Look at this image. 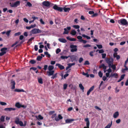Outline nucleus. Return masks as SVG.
I'll use <instances>...</instances> for the list:
<instances>
[{
    "instance_id": "f03ea898",
    "label": "nucleus",
    "mask_w": 128,
    "mask_h": 128,
    "mask_svg": "<svg viewBox=\"0 0 128 128\" xmlns=\"http://www.w3.org/2000/svg\"><path fill=\"white\" fill-rule=\"evenodd\" d=\"M20 119L18 117H16V119L15 121V123L18 124H19L21 126H25L26 125V124L25 122L24 124H23V122L22 121H19Z\"/></svg>"
},
{
    "instance_id": "bf43d9fd",
    "label": "nucleus",
    "mask_w": 128,
    "mask_h": 128,
    "mask_svg": "<svg viewBox=\"0 0 128 128\" xmlns=\"http://www.w3.org/2000/svg\"><path fill=\"white\" fill-rule=\"evenodd\" d=\"M38 46L37 45H35L34 46V50L36 51H37L38 50Z\"/></svg>"
},
{
    "instance_id": "774afa93",
    "label": "nucleus",
    "mask_w": 128,
    "mask_h": 128,
    "mask_svg": "<svg viewBox=\"0 0 128 128\" xmlns=\"http://www.w3.org/2000/svg\"><path fill=\"white\" fill-rule=\"evenodd\" d=\"M38 118L40 120H42L43 119V117L40 115H39L38 116Z\"/></svg>"
},
{
    "instance_id": "6e6552de",
    "label": "nucleus",
    "mask_w": 128,
    "mask_h": 128,
    "mask_svg": "<svg viewBox=\"0 0 128 128\" xmlns=\"http://www.w3.org/2000/svg\"><path fill=\"white\" fill-rule=\"evenodd\" d=\"M77 46L76 45H71L70 46V48L72 49L70 50L71 52H76L77 50V49L76 48Z\"/></svg>"
},
{
    "instance_id": "7ed1b4c3",
    "label": "nucleus",
    "mask_w": 128,
    "mask_h": 128,
    "mask_svg": "<svg viewBox=\"0 0 128 128\" xmlns=\"http://www.w3.org/2000/svg\"><path fill=\"white\" fill-rule=\"evenodd\" d=\"M106 62L108 64V66L113 63L114 60L112 58H106L105 59Z\"/></svg>"
},
{
    "instance_id": "f704fd0d",
    "label": "nucleus",
    "mask_w": 128,
    "mask_h": 128,
    "mask_svg": "<svg viewBox=\"0 0 128 128\" xmlns=\"http://www.w3.org/2000/svg\"><path fill=\"white\" fill-rule=\"evenodd\" d=\"M5 116H1L0 118V120L2 122H4V121Z\"/></svg>"
},
{
    "instance_id": "ea45409f",
    "label": "nucleus",
    "mask_w": 128,
    "mask_h": 128,
    "mask_svg": "<svg viewBox=\"0 0 128 128\" xmlns=\"http://www.w3.org/2000/svg\"><path fill=\"white\" fill-rule=\"evenodd\" d=\"M73 27L75 29H78L80 28V26L78 25H74L73 26Z\"/></svg>"
},
{
    "instance_id": "a878e982",
    "label": "nucleus",
    "mask_w": 128,
    "mask_h": 128,
    "mask_svg": "<svg viewBox=\"0 0 128 128\" xmlns=\"http://www.w3.org/2000/svg\"><path fill=\"white\" fill-rule=\"evenodd\" d=\"M21 104L18 102H17L15 104V106L18 108H21Z\"/></svg>"
},
{
    "instance_id": "3c124183",
    "label": "nucleus",
    "mask_w": 128,
    "mask_h": 128,
    "mask_svg": "<svg viewBox=\"0 0 128 128\" xmlns=\"http://www.w3.org/2000/svg\"><path fill=\"white\" fill-rule=\"evenodd\" d=\"M21 32H18L15 33L14 34V36H18L20 35L21 34Z\"/></svg>"
},
{
    "instance_id": "ddd939ff",
    "label": "nucleus",
    "mask_w": 128,
    "mask_h": 128,
    "mask_svg": "<svg viewBox=\"0 0 128 128\" xmlns=\"http://www.w3.org/2000/svg\"><path fill=\"white\" fill-rule=\"evenodd\" d=\"M11 86H12L11 89H14L15 88V84H16V83L13 80H11Z\"/></svg>"
},
{
    "instance_id": "09e8293b",
    "label": "nucleus",
    "mask_w": 128,
    "mask_h": 128,
    "mask_svg": "<svg viewBox=\"0 0 128 128\" xmlns=\"http://www.w3.org/2000/svg\"><path fill=\"white\" fill-rule=\"evenodd\" d=\"M82 37L80 36H78L77 37V38L79 40V41L80 42V41L82 39Z\"/></svg>"
},
{
    "instance_id": "680f3d73",
    "label": "nucleus",
    "mask_w": 128,
    "mask_h": 128,
    "mask_svg": "<svg viewBox=\"0 0 128 128\" xmlns=\"http://www.w3.org/2000/svg\"><path fill=\"white\" fill-rule=\"evenodd\" d=\"M115 92L116 93H118L119 91V90L118 89V87H117L115 88Z\"/></svg>"
},
{
    "instance_id": "5701e85b",
    "label": "nucleus",
    "mask_w": 128,
    "mask_h": 128,
    "mask_svg": "<svg viewBox=\"0 0 128 128\" xmlns=\"http://www.w3.org/2000/svg\"><path fill=\"white\" fill-rule=\"evenodd\" d=\"M76 32L74 30H73L71 31L70 34L74 36L76 34Z\"/></svg>"
},
{
    "instance_id": "de8ad7c7",
    "label": "nucleus",
    "mask_w": 128,
    "mask_h": 128,
    "mask_svg": "<svg viewBox=\"0 0 128 128\" xmlns=\"http://www.w3.org/2000/svg\"><path fill=\"white\" fill-rule=\"evenodd\" d=\"M98 15V14L97 13H96L95 14H94L92 16V17H96Z\"/></svg>"
},
{
    "instance_id": "338daca9",
    "label": "nucleus",
    "mask_w": 128,
    "mask_h": 128,
    "mask_svg": "<svg viewBox=\"0 0 128 128\" xmlns=\"http://www.w3.org/2000/svg\"><path fill=\"white\" fill-rule=\"evenodd\" d=\"M40 21L41 23L42 24H45L44 22L43 21L42 19H40Z\"/></svg>"
},
{
    "instance_id": "c85d7f7f",
    "label": "nucleus",
    "mask_w": 128,
    "mask_h": 128,
    "mask_svg": "<svg viewBox=\"0 0 128 128\" xmlns=\"http://www.w3.org/2000/svg\"><path fill=\"white\" fill-rule=\"evenodd\" d=\"M71 86H72V87H71V88L72 89H73L74 90L76 88V86H74L72 85V84H70L69 85V87H70Z\"/></svg>"
},
{
    "instance_id": "79ce46f5",
    "label": "nucleus",
    "mask_w": 128,
    "mask_h": 128,
    "mask_svg": "<svg viewBox=\"0 0 128 128\" xmlns=\"http://www.w3.org/2000/svg\"><path fill=\"white\" fill-rule=\"evenodd\" d=\"M98 75L100 78H102L103 75V74L101 71H100L98 73Z\"/></svg>"
},
{
    "instance_id": "9d476101",
    "label": "nucleus",
    "mask_w": 128,
    "mask_h": 128,
    "mask_svg": "<svg viewBox=\"0 0 128 128\" xmlns=\"http://www.w3.org/2000/svg\"><path fill=\"white\" fill-rule=\"evenodd\" d=\"M70 29L71 27L70 26L67 27L66 28H64V32L63 33V34H68L69 33L68 30H70Z\"/></svg>"
},
{
    "instance_id": "6e6d98bb",
    "label": "nucleus",
    "mask_w": 128,
    "mask_h": 128,
    "mask_svg": "<svg viewBox=\"0 0 128 128\" xmlns=\"http://www.w3.org/2000/svg\"><path fill=\"white\" fill-rule=\"evenodd\" d=\"M102 58H105L106 54H102Z\"/></svg>"
},
{
    "instance_id": "f257e3e1",
    "label": "nucleus",
    "mask_w": 128,
    "mask_h": 128,
    "mask_svg": "<svg viewBox=\"0 0 128 128\" xmlns=\"http://www.w3.org/2000/svg\"><path fill=\"white\" fill-rule=\"evenodd\" d=\"M53 8L54 10L61 12L63 11V10L65 12H68L70 10V9L69 8H66L64 7L63 8L58 6L56 4H55L53 7Z\"/></svg>"
},
{
    "instance_id": "58836bf2",
    "label": "nucleus",
    "mask_w": 128,
    "mask_h": 128,
    "mask_svg": "<svg viewBox=\"0 0 128 128\" xmlns=\"http://www.w3.org/2000/svg\"><path fill=\"white\" fill-rule=\"evenodd\" d=\"M91 46L90 44H85L83 46V47L84 48H86L91 47Z\"/></svg>"
},
{
    "instance_id": "393cba45",
    "label": "nucleus",
    "mask_w": 128,
    "mask_h": 128,
    "mask_svg": "<svg viewBox=\"0 0 128 128\" xmlns=\"http://www.w3.org/2000/svg\"><path fill=\"white\" fill-rule=\"evenodd\" d=\"M54 68V66H53L50 65L48 67V69L49 71L52 70Z\"/></svg>"
},
{
    "instance_id": "4be33fe9",
    "label": "nucleus",
    "mask_w": 128,
    "mask_h": 128,
    "mask_svg": "<svg viewBox=\"0 0 128 128\" xmlns=\"http://www.w3.org/2000/svg\"><path fill=\"white\" fill-rule=\"evenodd\" d=\"M14 91L17 92H24V91L23 89H19L16 88L14 90Z\"/></svg>"
},
{
    "instance_id": "2eb2a0df",
    "label": "nucleus",
    "mask_w": 128,
    "mask_h": 128,
    "mask_svg": "<svg viewBox=\"0 0 128 128\" xmlns=\"http://www.w3.org/2000/svg\"><path fill=\"white\" fill-rule=\"evenodd\" d=\"M56 66H58V68L61 70H62L64 69V67L63 66L59 64H56Z\"/></svg>"
},
{
    "instance_id": "a211bd4d",
    "label": "nucleus",
    "mask_w": 128,
    "mask_h": 128,
    "mask_svg": "<svg viewBox=\"0 0 128 128\" xmlns=\"http://www.w3.org/2000/svg\"><path fill=\"white\" fill-rule=\"evenodd\" d=\"M108 67L109 68H112L113 70H114L116 69V65L115 64H114L113 63H112V64H111L110 66Z\"/></svg>"
},
{
    "instance_id": "a19ab883",
    "label": "nucleus",
    "mask_w": 128,
    "mask_h": 128,
    "mask_svg": "<svg viewBox=\"0 0 128 128\" xmlns=\"http://www.w3.org/2000/svg\"><path fill=\"white\" fill-rule=\"evenodd\" d=\"M0 105L2 106L6 105L7 104L6 103L2 102H0Z\"/></svg>"
},
{
    "instance_id": "49530a36",
    "label": "nucleus",
    "mask_w": 128,
    "mask_h": 128,
    "mask_svg": "<svg viewBox=\"0 0 128 128\" xmlns=\"http://www.w3.org/2000/svg\"><path fill=\"white\" fill-rule=\"evenodd\" d=\"M96 46L99 49L102 48V46L101 44H97Z\"/></svg>"
},
{
    "instance_id": "4c0bfd02",
    "label": "nucleus",
    "mask_w": 128,
    "mask_h": 128,
    "mask_svg": "<svg viewBox=\"0 0 128 128\" xmlns=\"http://www.w3.org/2000/svg\"><path fill=\"white\" fill-rule=\"evenodd\" d=\"M57 74V73H56L54 74L53 75H52V76L51 77V78L54 79L55 78H56Z\"/></svg>"
},
{
    "instance_id": "e2e57ef3",
    "label": "nucleus",
    "mask_w": 128,
    "mask_h": 128,
    "mask_svg": "<svg viewBox=\"0 0 128 128\" xmlns=\"http://www.w3.org/2000/svg\"><path fill=\"white\" fill-rule=\"evenodd\" d=\"M120 122H121V120H120V119H119L117 120L116 121V123L118 124L120 123Z\"/></svg>"
},
{
    "instance_id": "72a5a7b5",
    "label": "nucleus",
    "mask_w": 128,
    "mask_h": 128,
    "mask_svg": "<svg viewBox=\"0 0 128 128\" xmlns=\"http://www.w3.org/2000/svg\"><path fill=\"white\" fill-rule=\"evenodd\" d=\"M32 5L29 2H28L27 3V5H26V6H28L29 7H32Z\"/></svg>"
},
{
    "instance_id": "b1692460",
    "label": "nucleus",
    "mask_w": 128,
    "mask_h": 128,
    "mask_svg": "<svg viewBox=\"0 0 128 128\" xmlns=\"http://www.w3.org/2000/svg\"><path fill=\"white\" fill-rule=\"evenodd\" d=\"M74 120L73 119H67L66 120L65 122L66 123H68L70 122H71L74 121Z\"/></svg>"
},
{
    "instance_id": "e433bc0d",
    "label": "nucleus",
    "mask_w": 128,
    "mask_h": 128,
    "mask_svg": "<svg viewBox=\"0 0 128 128\" xmlns=\"http://www.w3.org/2000/svg\"><path fill=\"white\" fill-rule=\"evenodd\" d=\"M44 53V54H45L48 57L50 58V55L48 54V52H45Z\"/></svg>"
},
{
    "instance_id": "39448f33",
    "label": "nucleus",
    "mask_w": 128,
    "mask_h": 128,
    "mask_svg": "<svg viewBox=\"0 0 128 128\" xmlns=\"http://www.w3.org/2000/svg\"><path fill=\"white\" fill-rule=\"evenodd\" d=\"M30 32L32 34H35L41 33L42 32V31L39 29L34 28L32 29Z\"/></svg>"
},
{
    "instance_id": "13d9d810",
    "label": "nucleus",
    "mask_w": 128,
    "mask_h": 128,
    "mask_svg": "<svg viewBox=\"0 0 128 128\" xmlns=\"http://www.w3.org/2000/svg\"><path fill=\"white\" fill-rule=\"evenodd\" d=\"M34 37H32L29 40H28V43L31 41H32V40H34Z\"/></svg>"
},
{
    "instance_id": "69168bd1",
    "label": "nucleus",
    "mask_w": 128,
    "mask_h": 128,
    "mask_svg": "<svg viewBox=\"0 0 128 128\" xmlns=\"http://www.w3.org/2000/svg\"><path fill=\"white\" fill-rule=\"evenodd\" d=\"M125 76V74H123L122 75L120 76V78L122 80L124 79Z\"/></svg>"
},
{
    "instance_id": "f8f14e48",
    "label": "nucleus",
    "mask_w": 128,
    "mask_h": 128,
    "mask_svg": "<svg viewBox=\"0 0 128 128\" xmlns=\"http://www.w3.org/2000/svg\"><path fill=\"white\" fill-rule=\"evenodd\" d=\"M94 86H93L90 88L87 92V95L88 96H89L90 92L94 90Z\"/></svg>"
},
{
    "instance_id": "052dcab7",
    "label": "nucleus",
    "mask_w": 128,
    "mask_h": 128,
    "mask_svg": "<svg viewBox=\"0 0 128 128\" xmlns=\"http://www.w3.org/2000/svg\"><path fill=\"white\" fill-rule=\"evenodd\" d=\"M90 64V63L88 60H86L85 61L84 64V65H89Z\"/></svg>"
},
{
    "instance_id": "7c9ffc66",
    "label": "nucleus",
    "mask_w": 128,
    "mask_h": 128,
    "mask_svg": "<svg viewBox=\"0 0 128 128\" xmlns=\"http://www.w3.org/2000/svg\"><path fill=\"white\" fill-rule=\"evenodd\" d=\"M70 57V56H60V58H62V59H64L65 58L67 59L68 58Z\"/></svg>"
},
{
    "instance_id": "c03bdc74",
    "label": "nucleus",
    "mask_w": 128,
    "mask_h": 128,
    "mask_svg": "<svg viewBox=\"0 0 128 128\" xmlns=\"http://www.w3.org/2000/svg\"><path fill=\"white\" fill-rule=\"evenodd\" d=\"M68 66H67L66 67V70H68V69L69 68H70L71 67V66L70 65V63L68 64Z\"/></svg>"
},
{
    "instance_id": "1a4fd4ad",
    "label": "nucleus",
    "mask_w": 128,
    "mask_h": 128,
    "mask_svg": "<svg viewBox=\"0 0 128 128\" xmlns=\"http://www.w3.org/2000/svg\"><path fill=\"white\" fill-rule=\"evenodd\" d=\"M42 4L45 6L48 7L51 5V4H52V3L48 1H45L42 2Z\"/></svg>"
},
{
    "instance_id": "4468645a",
    "label": "nucleus",
    "mask_w": 128,
    "mask_h": 128,
    "mask_svg": "<svg viewBox=\"0 0 128 128\" xmlns=\"http://www.w3.org/2000/svg\"><path fill=\"white\" fill-rule=\"evenodd\" d=\"M54 72V70L48 71L47 72V73L48 76H50L53 75Z\"/></svg>"
},
{
    "instance_id": "0eeeda50",
    "label": "nucleus",
    "mask_w": 128,
    "mask_h": 128,
    "mask_svg": "<svg viewBox=\"0 0 128 128\" xmlns=\"http://www.w3.org/2000/svg\"><path fill=\"white\" fill-rule=\"evenodd\" d=\"M7 50L6 48H1L0 50L1 52L0 53V56H2L5 54L6 52V50Z\"/></svg>"
},
{
    "instance_id": "aec40b11",
    "label": "nucleus",
    "mask_w": 128,
    "mask_h": 128,
    "mask_svg": "<svg viewBox=\"0 0 128 128\" xmlns=\"http://www.w3.org/2000/svg\"><path fill=\"white\" fill-rule=\"evenodd\" d=\"M103 68L104 70H106V67L104 65V64H102L99 66V68Z\"/></svg>"
},
{
    "instance_id": "2f4dec72",
    "label": "nucleus",
    "mask_w": 128,
    "mask_h": 128,
    "mask_svg": "<svg viewBox=\"0 0 128 128\" xmlns=\"http://www.w3.org/2000/svg\"><path fill=\"white\" fill-rule=\"evenodd\" d=\"M112 121H111L110 123H109L106 126V128H110L112 125Z\"/></svg>"
},
{
    "instance_id": "f3484780",
    "label": "nucleus",
    "mask_w": 128,
    "mask_h": 128,
    "mask_svg": "<svg viewBox=\"0 0 128 128\" xmlns=\"http://www.w3.org/2000/svg\"><path fill=\"white\" fill-rule=\"evenodd\" d=\"M58 40L60 42L64 43H65L67 42L66 40L64 38H59Z\"/></svg>"
},
{
    "instance_id": "473e14b6",
    "label": "nucleus",
    "mask_w": 128,
    "mask_h": 128,
    "mask_svg": "<svg viewBox=\"0 0 128 128\" xmlns=\"http://www.w3.org/2000/svg\"><path fill=\"white\" fill-rule=\"evenodd\" d=\"M42 58V57L40 56H38L36 58V60L38 61H40Z\"/></svg>"
},
{
    "instance_id": "603ef678",
    "label": "nucleus",
    "mask_w": 128,
    "mask_h": 128,
    "mask_svg": "<svg viewBox=\"0 0 128 128\" xmlns=\"http://www.w3.org/2000/svg\"><path fill=\"white\" fill-rule=\"evenodd\" d=\"M94 53V52L93 51H91L89 53V55H90L92 57L93 56H94L93 53Z\"/></svg>"
},
{
    "instance_id": "864d4df0",
    "label": "nucleus",
    "mask_w": 128,
    "mask_h": 128,
    "mask_svg": "<svg viewBox=\"0 0 128 128\" xmlns=\"http://www.w3.org/2000/svg\"><path fill=\"white\" fill-rule=\"evenodd\" d=\"M128 70V68L127 67H126L125 68L122 69V72H124L125 70Z\"/></svg>"
},
{
    "instance_id": "9b49d317",
    "label": "nucleus",
    "mask_w": 128,
    "mask_h": 128,
    "mask_svg": "<svg viewBox=\"0 0 128 128\" xmlns=\"http://www.w3.org/2000/svg\"><path fill=\"white\" fill-rule=\"evenodd\" d=\"M85 121L86 122V127L85 126L84 127V128H89L90 125V121L88 118H86L85 119Z\"/></svg>"
},
{
    "instance_id": "423d86ee",
    "label": "nucleus",
    "mask_w": 128,
    "mask_h": 128,
    "mask_svg": "<svg viewBox=\"0 0 128 128\" xmlns=\"http://www.w3.org/2000/svg\"><path fill=\"white\" fill-rule=\"evenodd\" d=\"M20 1H18L16 2L13 4H11V3L10 2V6L12 7L16 8L20 5Z\"/></svg>"
},
{
    "instance_id": "0e129e2a",
    "label": "nucleus",
    "mask_w": 128,
    "mask_h": 128,
    "mask_svg": "<svg viewBox=\"0 0 128 128\" xmlns=\"http://www.w3.org/2000/svg\"><path fill=\"white\" fill-rule=\"evenodd\" d=\"M67 86V84H64L63 85L64 89V90L66 89Z\"/></svg>"
},
{
    "instance_id": "20e7f679",
    "label": "nucleus",
    "mask_w": 128,
    "mask_h": 128,
    "mask_svg": "<svg viewBox=\"0 0 128 128\" xmlns=\"http://www.w3.org/2000/svg\"><path fill=\"white\" fill-rule=\"evenodd\" d=\"M118 23L123 25L128 24V23L126 20L124 18H122L118 20Z\"/></svg>"
},
{
    "instance_id": "412c9836",
    "label": "nucleus",
    "mask_w": 128,
    "mask_h": 128,
    "mask_svg": "<svg viewBox=\"0 0 128 128\" xmlns=\"http://www.w3.org/2000/svg\"><path fill=\"white\" fill-rule=\"evenodd\" d=\"M66 38L67 40L72 41H74L76 40V39L75 38H70L69 36L66 37Z\"/></svg>"
},
{
    "instance_id": "c756f323",
    "label": "nucleus",
    "mask_w": 128,
    "mask_h": 128,
    "mask_svg": "<svg viewBox=\"0 0 128 128\" xmlns=\"http://www.w3.org/2000/svg\"><path fill=\"white\" fill-rule=\"evenodd\" d=\"M36 62V61L35 60H32L29 61V63L31 64H33Z\"/></svg>"
},
{
    "instance_id": "dca6fc26",
    "label": "nucleus",
    "mask_w": 128,
    "mask_h": 128,
    "mask_svg": "<svg viewBox=\"0 0 128 128\" xmlns=\"http://www.w3.org/2000/svg\"><path fill=\"white\" fill-rule=\"evenodd\" d=\"M16 108H6L4 109V110L6 111H11L12 110H15Z\"/></svg>"
},
{
    "instance_id": "37998d69",
    "label": "nucleus",
    "mask_w": 128,
    "mask_h": 128,
    "mask_svg": "<svg viewBox=\"0 0 128 128\" xmlns=\"http://www.w3.org/2000/svg\"><path fill=\"white\" fill-rule=\"evenodd\" d=\"M55 112V111H50L48 113V114L50 115H51L53 114Z\"/></svg>"
},
{
    "instance_id": "cd10ccee",
    "label": "nucleus",
    "mask_w": 128,
    "mask_h": 128,
    "mask_svg": "<svg viewBox=\"0 0 128 128\" xmlns=\"http://www.w3.org/2000/svg\"><path fill=\"white\" fill-rule=\"evenodd\" d=\"M79 87L80 89L82 90L83 92H84V88L82 84H79Z\"/></svg>"
},
{
    "instance_id": "4d7b16f0",
    "label": "nucleus",
    "mask_w": 128,
    "mask_h": 128,
    "mask_svg": "<svg viewBox=\"0 0 128 128\" xmlns=\"http://www.w3.org/2000/svg\"><path fill=\"white\" fill-rule=\"evenodd\" d=\"M80 42H83V43L84 44H86L87 42V41L86 40H84L83 39H82L80 41Z\"/></svg>"
},
{
    "instance_id": "5fc2aeb1",
    "label": "nucleus",
    "mask_w": 128,
    "mask_h": 128,
    "mask_svg": "<svg viewBox=\"0 0 128 128\" xmlns=\"http://www.w3.org/2000/svg\"><path fill=\"white\" fill-rule=\"evenodd\" d=\"M48 67V66L47 65H46L44 66V70H46L47 68Z\"/></svg>"
},
{
    "instance_id": "6ab92c4d",
    "label": "nucleus",
    "mask_w": 128,
    "mask_h": 128,
    "mask_svg": "<svg viewBox=\"0 0 128 128\" xmlns=\"http://www.w3.org/2000/svg\"><path fill=\"white\" fill-rule=\"evenodd\" d=\"M119 116V113L118 112H115L113 114V117L114 118H117Z\"/></svg>"
},
{
    "instance_id": "bb28decb",
    "label": "nucleus",
    "mask_w": 128,
    "mask_h": 128,
    "mask_svg": "<svg viewBox=\"0 0 128 128\" xmlns=\"http://www.w3.org/2000/svg\"><path fill=\"white\" fill-rule=\"evenodd\" d=\"M38 82L41 84H42L43 82L42 81V78H38Z\"/></svg>"
},
{
    "instance_id": "c9c22d12",
    "label": "nucleus",
    "mask_w": 128,
    "mask_h": 128,
    "mask_svg": "<svg viewBox=\"0 0 128 128\" xmlns=\"http://www.w3.org/2000/svg\"><path fill=\"white\" fill-rule=\"evenodd\" d=\"M82 74L83 75L86 76L87 77H89V75L88 74V72L85 73L83 72Z\"/></svg>"
},
{
    "instance_id": "8fccbe9b",
    "label": "nucleus",
    "mask_w": 128,
    "mask_h": 128,
    "mask_svg": "<svg viewBox=\"0 0 128 128\" xmlns=\"http://www.w3.org/2000/svg\"><path fill=\"white\" fill-rule=\"evenodd\" d=\"M118 75L116 73H114L113 74V77H114L115 78H117L118 76Z\"/></svg>"
},
{
    "instance_id": "a18cd8bd",
    "label": "nucleus",
    "mask_w": 128,
    "mask_h": 128,
    "mask_svg": "<svg viewBox=\"0 0 128 128\" xmlns=\"http://www.w3.org/2000/svg\"><path fill=\"white\" fill-rule=\"evenodd\" d=\"M61 51V50L59 48H57L56 51V54H58Z\"/></svg>"
}]
</instances>
